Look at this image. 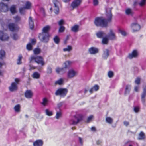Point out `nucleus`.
<instances>
[{"instance_id": "f257e3e1", "label": "nucleus", "mask_w": 146, "mask_h": 146, "mask_svg": "<svg viewBox=\"0 0 146 146\" xmlns=\"http://www.w3.org/2000/svg\"><path fill=\"white\" fill-rule=\"evenodd\" d=\"M107 19L106 20L102 17H98L95 18L94 23L95 25L97 27L100 26L102 27H106L108 25V23L111 22L112 15L111 10L110 11L109 13H108L106 15Z\"/></svg>"}, {"instance_id": "f03ea898", "label": "nucleus", "mask_w": 146, "mask_h": 146, "mask_svg": "<svg viewBox=\"0 0 146 146\" xmlns=\"http://www.w3.org/2000/svg\"><path fill=\"white\" fill-rule=\"evenodd\" d=\"M50 29V27L47 25L44 27L42 29L41 33L39 34L38 38L42 42L47 43L49 40L50 35L49 31Z\"/></svg>"}, {"instance_id": "7ed1b4c3", "label": "nucleus", "mask_w": 146, "mask_h": 146, "mask_svg": "<svg viewBox=\"0 0 146 146\" xmlns=\"http://www.w3.org/2000/svg\"><path fill=\"white\" fill-rule=\"evenodd\" d=\"M29 60L30 62H31L33 61H34L37 63L41 64L42 66L44 65L45 64L43 58L40 56H31Z\"/></svg>"}, {"instance_id": "20e7f679", "label": "nucleus", "mask_w": 146, "mask_h": 146, "mask_svg": "<svg viewBox=\"0 0 146 146\" xmlns=\"http://www.w3.org/2000/svg\"><path fill=\"white\" fill-rule=\"evenodd\" d=\"M68 92L67 89L60 88L57 90L55 92V95L56 96H60L61 97H64L66 95Z\"/></svg>"}, {"instance_id": "39448f33", "label": "nucleus", "mask_w": 146, "mask_h": 146, "mask_svg": "<svg viewBox=\"0 0 146 146\" xmlns=\"http://www.w3.org/2000/svg\"><path fill=\"white\" fill-rule=\"evenodd\" d=\"M8 27L9 30L13 32H17L19 29L18 25L13 23H9L8 25Z\"/></svg>"}, {"instance_id": "423d86ee", "label": "nucleus", "mask_w": 146, "mask_h": 146, "mask_svg": "<svg viewBox=\"0 0 146 146\" xmlns=\"http://www.w3.org/2000/svg\"><path fill=\"white\" fill-rule=\"evenodd\" d=\"M75 119L77 120V121L73 120V121L72 124L73 125H76L79 122L82 121L83 119V116L82 114H78L75 115L74 116Z\"/></svg>"}, {"instance_id": "0eeeda50", "label": "nucleus", "mask_w": 146, "mask_h": 146, "mask_svg": "<svg viewBox=\"0 0 146 146\" xmlns=\"http://www.w3.org/2000/svg\"><path fill=\"white\" fill-rule=\"evenodd\" d=\"M131 27L133 32L138 31L141 28L140 25L137 22L132 23L131 25Z\"/></svg>"}, {"instance_id": "6e6552de", "label": "nucleus", "mask_w": 146, "mask_h": 146, "mask_svg": "<svg viewBox=\"0 0 146 146\" xmlns=\"http://www.w3.org/2000/svg\"><path fill=\"white\" fill-rule=\"evenodd\" d=\"M53 2L54 6V12L56 14H58L59 13L58 6L60 4V3L57 0H53Z\"/></svg>"}, {"instance_id": "1a4fd4ad", "label": "nucleus", "mask_w": 146, "mask_h": 146, "mask_svg": "<svg viewBox=\"0 0 146 146\" xmlns=\"http://www.w3.org/2000/svg\"><path fill=\"white\" fill-rule=\"evenodd\" d=\"M81 2V0H74L71 4V7L73 9L76 8L80 4Z\"/></svg>"}, {"instance_id": "9d476101", "label": "nucleus", "mask_w": 146, "mask_h": 146, "mask_svg": "<svg viewBox=\"0 0 146 146\" xmlns=\"http://www.w3.org/2000/svg\"><path fill=\"white\" fill-rule=\"evenodd\" d=\"M9 37L6 34L4 33L2 31H0V39L2 41L7 40Z\"/></svg>"}, {"instance_id": "9b49d317", "label": "nucleus", "mask_w": 146, "mask_h": 146, "mask_svg": "<svg viewBox=\"0 0 146 146\" xmlns=\"http://www.w3.org/2000/svg\"><path fill=\"white\" fill-rule=\"evenodd\" d=\"M77 74V72L73 69L69 70L67 74V76L68 78H71L75 76Z\"/></svg>"}, {"instance_id": "f8f14e48", "label": "nucleus", "mask_w": 146, "mask_h": 146, "mask_svg": "<svg viewBox=\"0 0 146 146\" xmlns=\"http://www.w3.org/2000/svg\"><path fill=\"white\" fill-rule=\"evenodd\" d=\"M33 93L32 91L30 90H26L24 93L25 97L27 98H31L33 96Z\"/></svg>"}, {"instance_id": "ddd939ff", "label": "nucleus", "mask_w": 146, "mask_h": 146, "mask_svg": "<svg viewBox=\"0 0 146 146\" xmlns=\"http://www.w3.org/2000/svg\"><path fill=\"white\" fill-rule=\"evenodd\" d=\"M138 56V52L136 50H134L131 53L129 54L128 57L129 59H131L133 58L137 57Z\"/></svg>"}, {"instance_id": "4468645a", "label": "nucleus", "mask_w": 146, "mask_h": 146, "mask_svg": "<svg viewBox=\"0 0 146 146\" xmlns=\"http://www.w3.org/2000/svg\"><path fill=\"white\" fill-rule=\"evenodd\" d=\"M8 7L7 5L3 3H0V10L1 11L5 12L8 11Z\"/></svg>"}, {"instance_id": "2eb2a0df", "label": "nucleus", "mask_w": 146, "mask_h": 146, "mask_svg": "<svg viewBox=\"0 0 146 146\" xmlns=\"http://www.w3.org/2000/svg\"><path fill=\"white\" fill-rule=\"evenodd\" d=\"M9 89L11 92L16 91L17 89V84L15 82L12 83L11 86L9 87Z\"/></svg>"}, {"instance_id": "dca6fc26", "label": "nucleus", "mask_w": 146, "mask_h": 146, "mask_svg": "<svg viewBox=\"0 0 146 146\" xmlns=\"http://www.w3.org/2000/svg\"><path fill=\"white\" fill-rule=\"evenodd\" d=\"M88 51L91 54H95L98 52V49L94 47H92L88 49Z\"/></svg>"}, {"instance_id": "f3484780", "label": "nucleus", "mask_w": 146, "mask_h": 146, "mask_svg": "<svg viewBox=\"0 0 146 146\" xmlns=\"http://www.w3.org/2000/svg\"><path fill=\"white\" fill-rule=\"evenodd\" d=\"M43 142L42 140H37L33 143V146H42Z\"/></svg>"}, {"instance_id": "a211bd4d", "label": "nucleus", "mask_w": 146, "mask_h": 146, "mask_svg": "<svg viewBox=\"0 0 146 146\" xmlns=\"http://www.w3.org/2000/svg\"><path fill=\"white\" fill-rule=\"evenodd\" d=\"M108 36L111 40H113L115 39V35L112 30H110V32L108 34Z\"/></svg>"}, {"instance_id": "6ab92c4d", "label": "nucleus", "mask_w": 146, "mask_h": 146, "mask_svg": "<svg viewBox=\"0 0 146 146\" xmlns=\"http://www.w3.org/2000/svg\"><path fill=\"white\" fill-rule=\"evenodd\" d=\"M146 96V86L143 88V92L141 95V100L144 103L145 101V97Z\"/></svg>"}, {"instance_id": "aec40b11", "label": "nucleus", "mask_w": 146, "mask_h": 146, "mask_svg": "<svg viewBox=\"0 0 146 146\" xmlns=\"http://www.w3.org/2000/svg\"><path fill=\"white\" fill-rule=\"evenodd\" d=\"M145 138V135L143 131H141L138 135L137 139L139 140H144Z\"/></svg>"}, {"instance_id": "412c9836", "label": "nucleus", "mask_w": 146, "mask_h": 146, "mask_svg": "<svg viewBox=\"0 0 146 146\" xmlns=\"http://www.w3.org/2000/svg\"><path fill=\"white\" fill-rule=\"evenodd\" d=\"M29 25L30 29L33 30L34 28V23L32 18L30 17L29 19Z\"/></svg>"}, {"instance_id": "4be33fe9", "label": "nucleus", "mask_w": 146, "mask_h": 146, "mask_svg": "<svg viewBox=\"0 0 146 146\" xmlns=\"http://www.w3.org/2000/svg\"><path fill=\"white\" fill-rule=\"evenodd\" d=\"M56 72L57 73H59L61 72L62 73H64L66 72V69L64 67L60 68L57 67L56 69Z\"/></svg>"}, {"instance_id": "5701e85b", "label": "nucleus", "mask_w": 146, "mask_h": 146, "mask_svg": "<svg viewBox=\"0 0 146 146\" xmlns=\"http://www.w3.org/2000/svg\"><path fill=\"white\" fill-rule=\"evenodd\" d=\"M79 26L78 25H75L71 28V31L74 32H77L79 30Z\"/></svg>"}, {"instance_id": "b1692460", "label": "nucleus", "mask_w": 146, "mask_h": 146, "mask_svg": "<svg viewBox=\"0 0 146 146\" xmlns=\"http://www.w3.org/2000/svg\"><path fill=\"white\" fill-rule=\"evenodd\" d=\"M105 33L103 31H99L97 33L96 35L97 37L99 38H102L104 36Z\"/></svg>"}, {"instance_id": "393cba45", "label": "nucleus", "mask_w": 146, "mask_h": 146, "mask_svg": "<svg viewBox=\"0 0 146 146\" xmlns=\"http://www.w3.org/2000/svg\"><path fill=\"white\" fill-rule=\"evenodd\" d=\"M31 6L32 4L29 1H27L26 2L24 7L26 9H29L31 8Z\"/></svg>"}, {"instance_id": "a878e982", "label": "nucleus", "mask_w": 146, "mask_h": 146, "mask_svg": "<svg viewBox=\"0 0 146 146\" xmlns=\"http://www.w3.org/2000/svg\"><path fill=\"white\" fill-rule=\"evenodd\" d=\"M41 50L39 48H35L33 50V53L35 55H38L41 52Z\"/></svg>"}, {"instance_id": "bb28decb", "label": "nucleus", "mask_w": 146, "mask_h": 146, "mask_svg": "<svg viewBox=\"0 0 146 146\" xmlns=\"http://www.w3.org/2000/svg\"><path fill=\"white\" fill-rule=\"evenodd\" d=\"M10 11L12 14H15L16 12L15 5H12L10 8Z\"/></svg>"}, {"instance_id": "cd10ccee", "label": "nucleus", "mask_w": 146, "mask_h": 146, "mask_svg": "<svg viewBox=\"0 0 146 146\" xmlns=\"http://www.w3.org/2000/svg\"><path fill=\"white\" fill-rule=\"evenodd\" d=\"M21 106L19 104L16 105L14 107V109L16 112H19L20 111Z\"/></svg>"}, {"instance_id": "c85d7f7f", "label": "nucleus", "mask_w": 146, "mask_h": 146, "mask_svg": "<svg viewBox=\"0 0 146 146\" xmlns=\"http://www.w3.org/2000/svg\"><path fill=\"white\" fill-rule=\"evenodd\" d=\"M71 62L70 61H66L64 63L65 66L64 67L66 69L68 68L70 66Z\"/></svg>"}, {"instance_id": "c756f323", "label": "nucleus", "mask_w": 146, "mask_h": 146, "mask_svg": "<svg viewBox=\"0 0 146 146\" xmlns=\"http://www.w3.org/2000/svg\"><path fill=\"white\" fill-rule=\"evenodd\" d=\"M108 42V39L106 37L102 38V43L103 44H107Z\"/></svg>"}, {"instance_id": "7c9ffc66", "label": "nucleus", "mask_w": 146, "mask_h": 146, "mask_svg": "<svg viewBox=\"0 0 146 146\" xmlns=\"http://www.w3.org/2000/svg\"><path fill=\"white\" fill-rule=\"evenodd\" d=\"M106 120L107 123L110 124H112L113 122V120L110 117H106Z\"/></svg>"}, {"instance_id": "2f4dec72", "label": "nucleus", "mask_w": 146, "mask_h": 146, "mask_svg": "<svg viewBox=\"0 0 146 146\" xmlns=\"http://www.w3.org/2000/svg\"><path fill=\"white\" fill-rule=\"evenodd\" d=\"M40 76V74L37 72H34L33 75V77L34 78L38 79Z\"/></svg>"}, {"instance_id": "473e14b6", "label": "nucleus", "mask_w": 146, "mask_h": 146, "mask_svg": "<svg viewBox=\"0 0 146 146\" xmlns=\"http://www.w3.org/2000/svg\"><path fill=\"white\" fill-rule=\"evenodd\" d=\"M48 102L47 99L46 98H44L42 100V102L41 103V104L43 106H46Z\"/></svg>"}, {"instance_id": "72a5a7b5", "label": "nucleus", "mask_w": 146, "mask_h": 146, "mask_svg": "<svg viewBox=\"0 0 146 146\" xmlns=\"http://www.w3.org/2000/svg\"><path fill=\"white\" fill-rule=\"evenodd\" d=\"M22 58V56L21 54H20L18 56L17 60V64H20L22 63L21 60Z\"/></svg>"}, {"instance_id": "f704fd0d", "label": "nucleus", "mask_w": 146, "mask_h": 146, "mask_svg": "<svg viewBox=\"0 0 146 146\" xmlns=\"http://www.w3.org/2000/svg\"><path fill=\"white\" fill-rule=\"evenodd\" d=\"M54 40L55 43L56 44H58L60 42V39L59 37L56 36H55L53 39Z\"/></svg>"}, {"instance_id": "c9c22d12", "label": "nucleus", "mask_w": 146, "mask_h": 146, "mask_svg": "<svg viewBox=\"0 0 146 146\" xmlns=\"http://www.w3.org/2000/svg\"><path fill=\"white\" fill-rule=\"evenodd\" d=\"M63 82V79L62 78H60L55 82L56 84H58L61 85L62 84Z\"/></svg>"}, {"instance_id": "e433bc0d", "label": "nucleus", "mask_w": 146, "mask_h": 146, "mask_svg": "<svg viewBox=\"0 0 146 146\" xmlns=\"http://www.w3.org/2000/svg\"><path fill=\"white\" fill-rule=\"evenodd\" d=\"M126 14L127 15H132L133 13L132 12L131 9L130 8H127L125 10Z\"/></svg>"}, {"instance_id": "4c0bfd02", "label": "nucleus", "mask_w": 146, "mask_h": 146, "mask_svg": "<svg viewBox=\"0 0 146 146\" xmlns=\"http://www.w3.org/2000/svg\"><path fill=\"white\" fill-rule=\"evenodd\" d=\"M5 51L3 50L0 51V58H2L5 56Z\"/></svg>"}, {"instance_id": "58836bf2", "label": "nucleus", "mask_w": 146, "mask_h": 146, "mask_svg": "<svg viewBox=\"0 0 146 146\" xmlns=\"http://www.w3.org/2000/svg\"><path fill=\"white\" fill-rule=\"evenodd\" d=\"M72 50V47L68 45L67 48H64L63 50L64 51H70Z\"/></svg>"}, {"instance_id": "ea45409f", "label": "nucleus", "mask_w": 146, "mask_h": 146, "mask_svg": "<svg viewBox=\"0 0 146 146\" xmlns=\"http://www.w3.org/2000/svg\"><path fill=\"white\" fill-rule=\"evenodd\" d=\"M108 75L109 77L111 78L113 77L114 74L112 71H110L108 72Z\"/></svg>"}, {"instance_id": "a19ab883", "label": "nucleus", "mask_w": 146, "mask_h": 146, "mask_svg": "<svg viewBox=\"0 0 146 146\" xmlns=\"http://www.w3.org/2000/svg\"><path fill=\"white\" fill-rule=\"evenodd\" d=\"M105 57L107 58L109 55V51L108 49H106L104 52Z\"/></svg>"}, {"instance_id": "79ce46f5", "label": "nucleus", "mask_w": 146, "mask_h": 146, "mask_svg": "<svg viewBox=\"0 0 146 146\" xmlns=\"http://www.w3.org/2000/svg\"><path fill=\"white\" fill-rule=\"evenodd\" d=\"M26 48L29 51H30L32 49V46L30 43H29L27 45Z\"/></svg>"}, {"instance_id": "37998d69", "label": "nucleus", "mask_w": 146, "mask_h": 146, "mask_svg": "<svg viewBox=\"0 0 146 146\" xmlns=\"http://www.w3.org/2000/svg\"><path fill=\"white\" fill-rule=\"evenodd\" d=\"M130 85H127L125 88V94H127V93H128L130 91Z\"/></svg>"}, {"instance_id": "c03bdc74", "label": "nucleus", "mask_w": 146, "mask_h": 146, "mask_svg": "<svg viewBox=\"0 0 146 146\" xmlns=\"http://www.w3.org/2000/svg\"><path fill=\"white\" fill-rule=\"evenodd\" d=\"M46 114L48 116H50L52 115V111H50L48 109H46L45 110Z\"/></svg>"}, {"instance_id": "a18cd8bd", "label": "nucleus", "mask_w": 146, "mask_h": 146, "mask_svg": "<svg viewBox=\"0 0 146 146\" xmlns=\"http://www.w3.org/2000/svg\"><path fill=\"white\" fill-rule=\"evenodd\" d=\"M65 29L64 27L63 26H60L59 29V32L62 33L63 32Z\"/></svg>"}, {"instance_id": "49530a36", "label": "nucleus", "mask_w": 146, "mask_h": 146, "mask_svg": "<svg viewBox=\"0 0 146 146\" xmlns=\"http://www.w3.org/2000/svg\"><path fill=\"white\" fill-rule=\"evenodd\" d=\"M25 9L24 7L20 8L19 9V11L20 13L21 14H24Z\"/></svg>"}, {"instance_id": "de8ad7c7", "label": "nucleus", "mask_w": 146, "mask_h": 146, "mask_svg": "<svg viewBox=\"0 0 146 146\" xmlns=\"http://www.w3.org/2000/svg\"><path fill=\"white\" fill-rule=\"evenodd\" d=\"M19 38V36L16 33H14L13 35V38L14 40H17Z\"/></svg>"}, {"instance_id": "09e8293b", "label": "nucleus", "mask_w": 146, "mask_h": 146, "mask_svg": "<svg viewBox=\"0 0 146 146\" xmlns=\"http://www.w3.org/2000/svg\"><path fill=\"white\" fill-rule=\"evenodd\" d=\"M61 113L60 112H57L56 113V118L57 119H58L59 117L61 116Z\"/></svg>"}, {"instance_id": "8fccbe9b", "label": "nucleus", "mask_w": 146, "mask_h": 146, "mask_svg": "<svg viewBox=\"0 0 146 146\" xmlns=\"http://www.w3.org/2000/svg\"><path fill=\"white\" fill-rule=\"evenodd\" d=\"M64 23V21L63 19H61L58 22V24L60 26H62Z\"/></svg>"}, {"instance_id": "3c124183", "label": "nucleus", "mask_w": 146, "mask_h": 146, "mask_svg": "<svg viewBox=\"0 0 146 146\" xmlns=\"http://www.w3.org/2000/svg\"><path fill=\"white\" fill-rule=\"evenodd\" d=\"M47 72L48 74H50L52 72V69L50 67H48L47 68Z\"/></svg>"}, {"instance_id": "603ef678", "label": "nucleus", "mask_w": 146, "mask_h": 146, "mask_svg": "<svg viewBox=\"0 0 146 146\" xmlns=\"http://www.w3.org/2000/svg\"><path fill=\"white\" fill-rule=\"evenodd\" d=\"M140 78L139 77H138L135 80V83L137 84H139L140 83Z\"/></svg>"}, {"instance_id": "864d4df0", "label": "nucleus", "mask_w": 146, "mask_h": 146, "mask_svg": "<svg viewBox=\"0 0 146 146\" xmlns=\"http://www.w3.org/2000/svg\"><path fill=\"white\" fill-rule=\"evenodd\" d=\"M14 19H15V22H17L19 21L20 20V17L18 16H16L15 17H14Z\"/></svg>"}, {"instance_id": "5fc2aeb1", "label": "nucleus", "mask_w": 146, "mask_h": 146, "mask_svg": "<svg viewBox=\"0 0 146 146\" xmlns=\"http://www.w3.org/2000/svg\"><path fill=\"white\" fill-rule=\"evenodd\" d=\"M145 1L146 0H141L139 3V5L141 6H143L145 3Z\"/></svg>"}, {"instance_id": "6e6d98bb", "label": "nucleus", "mask_w": 146, "mask_h": 146, "mask_svg": "<svg viewBox=\"0 0 146 146\" xmlns=\"http://www.w3.org/2000/svg\"><path fill=\"white\" fill-rule=\"evenodd\" d=\"M92 88L95 91H97L99 89V86L97 85H95Z\"/></svg>"}, {"instance_id": "4d7b16f0", "label": "nucleus", "mask_w": 146, "mask_h": 146, "mask_svg": "<svg viewBox=\"0 0 146 146\" xmlns=\"http://www.w3.org/2000/svg\"><path fill=\"white\" fill-rule=\"evenodd\" d=\"M139 110V108L138 107H134V111L136 112L137 113L138 112Z\"/></svg>"}, {"instance_id": "13d9d810", "label": "nucleus", "mask_w": 146, "mask_h": 146, "mask_svg": "<svg viewBox=\"0 0 146 146\" xmlns=\"http://www.w3.org/2000/svg\"><path fill=\"white\" fill-rule=\"evenodd\" d=\"M93 118V116L92 115H91L89 116L87 119V122L89 123L90 121Z\"/></svg>"}, {"instance_id": "bf43d9fd", "label": "nucleus", "mask_w": 146, "mask_h": 146, "mask_svg": "<svg viewBox=\"0 0 146 146\" xmlns=\"http://www.w3.org/2000/svg\"><path fill=\"white\" fill-rule=\"evenodd\" d=\"M93 5L94 6L97 5L98 3V0H93Z\"/></svg>"}, {"instance_id": "052dcab7", "label": "nucleus", "mask_w": 146, "mask_h": 146, "mask_svg": "<svg viewBox=\"0 0 146 146\" xmlns=\"http://www.w3.org/2000/svg\"><path fill=\"white\" fill-rule=\"evenodd\" d=\"M31 42L32 44L34 45L36 42V40L35 39H32L31 40Z\"/></svg>"}, {"instance_id": "680f3d73", "label": "nucleus", "mask_w": 146, "mask_h": 146, "mask_svg": "<svg viewBox=\"0 0 146 146\" xmlns=\"http://www.w3.org/2000/svg\"><path fill=\"white\" fill-rule=\"evenodd\" d=\"M119 31L123 35L125 36L126 35V33L124 31L120 30Z\"/></svg>"}, {"instance_id": "e2e57ef3", "label": "nucleus", "mask_w": 146, "mask_h": 146, "mask_svg": "<svg viewBox=\"0 0 146 146\" xmlns=\"http://www.w3.org/2000/svg\"><path fill=\"white\" fill-rule=\"evenodd\" d=\"M124 125L126 126H127L129 124V123L127 121H124L123 122Z\"/></svg>"}, {"instance_id": "0e129e2a", "label": "nucleus", "mask_w": 146, "mask_h": 146, "mask_svg": "<svg viewBox=\"0 0 146 146\" xmlns=\"http://www.w3.org/2000/svg\"><path fill=\"white\" fill-rule=\"evenodd\" d=\"M102 143V142L100 140H98L96 141V143L97 145H101V143Z\"/></svg>"}, {"instance_id": "69168bd1", "label": "nucleus", "mask_w": 146, "mask_h": 146, "mask_svg": "<svg viewBox=\"0 0 146 146\" xmlns=\"http://www.w3.org/2000/svg\"><path fill=\"white\" fill-rule=\"evenodd\" d=\"M79 139L80 142V144L82 145L83 144V141L82 139L80 137H79Z\"/></svg>"}, {"instance_id": "338daca9", "label": "nucleus", "mask_w": 146, "mask_h": 146, "mask_svg": "<svg viewBox=\"0 0 146 146\" xmlns=\"http://www.w3.org/2000/svg\"><path fill=\"white\" fill-rule=\"evenodd\" d=\"M15 81L16 82V83L17 84H18V83L19 81V80L17 78H15Z\"/></svg>"}, {"instance_id": "774afa93", "label": "nucleus", "mask_w": 146, "mask_h": 146, "mask_svg": "<svg viewBox=\"0 0 146 146\" xmlns=\"http://www.w3.org/2000/svg\"><path fill=\"white\" fill-rule=\"evenodd\" d=\"M91 129L92 131H96V129L95 127H92L91 128Z\"/></svg>"}]
</instances>
